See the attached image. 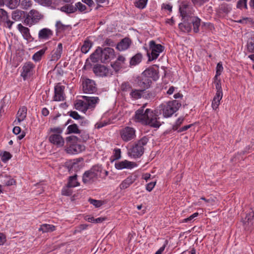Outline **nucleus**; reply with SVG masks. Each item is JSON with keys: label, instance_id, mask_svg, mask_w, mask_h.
I'll use <instances>...</instances> for the list:
<instances>
[{"label": "nucleus", "instance_id": "obj_15", "mask_svg": "<svg viewBox=\"0 0 254 254\" xmlns=\"http://www.w3.org/2000/svg\"><path fill=\"white\" fill-rule=\"evenodd\" d=\"M0 23L9 29L14 23L13 21L9 19L7 12L1 8H0Z\"/></svg>", "mask_w": 254, "mask_h": 254}, {"label": "nucleus", "instance_id": "obj_1", "mask_svg": "<svg viewBox=\"0 0 254 254\" xmlns=\"http://www.w3.org/2000/svg\"><path fill=\"white\" fill-rule=\"evenodd\" d=\"M160 114L161 113L157 108L154 111L149 109L144 111L143 108H141L136 111L135 120L152 127L158 128L161 125L158 117Z\"/></svg>", "mask_w": 254, "mask_h": 254}, {"label": "nucleus", "instance_id": "obj_45", "mask_svg": "<svg viewBox=\"0 0 254 254\" xmlns=\"http://www.w3.org/2000/svg\"><path fill=\"white\" fill-rule=\"evenodd\" d=\"M148 0H135L134 2L135 7L139 9H143L145 7Z\"/></svg>", "mask_w": 254, "mask_h": 254}, {"label": "nucleus", "instance_id": "obj_36", "mask_svg": "<svg viewBox=\"0 0 254 254\" xmlns=\"http://www.w3.org/2000/svg\"><path fill=\"white\" fill-rule=\"evenodd\" d=\"M20 2V0H4V4L10 9L16 8Z\"/></svg>", "mask_w": 254, "mask_h": 254}, {"label": "nucleus", "instance_id": "obj_13", "mask_svg": "<svg viewBox=\"0 0 254 254\" xmlns=\"http://www.w3.org/2000/svg\"><path fill=\"white\" fill-rule=\"evenodd\" d=\"M101 62L108 63L115 58V51L111 48L101 49Z\"/></svg>", "mask_w": 254, "mask_h": 254}, {"label": "nucleus", "instance_id": "obj_27", "mask_svg": "<svg viewBox=\"0 0 254 254\" xmlns=\"http://www.w3.org/2000/svg\"><path fill=\"white\" fill-rule=\"evenodd\" d=\"M187 20L190 21L192 24L193 31L195 33H197L199 31V27L200 25V19L196 17L191 16L187 18Z\"/></svg>", "mask_w": 254, "mask_h": 254}, {"label": "nucleus", "instance_id": "obj_49", "mask_svg": "<svg viewBox=\"0 0 254 254\" xmlns=\"http://www.w3.org/2000/svg\"><path fill=\"white\" fill-rule=\"evenodd\" d=\"M143 91L142 90H132L130 93V95L132 98L134 99H138L140 98L141 96V93Z\"/></svg>", "mask_w": 254, "mask_h": 254}, {"label": "nucleus", "instance_id": "obj_63", "mask_svg": "<svg viewBox=\"0 0 254 254\" xmlns=\"http://www.w3.org/2000/svg\"><path fill=\"white\" fill-rule=\"evenodd\" d=\"M162 8H164L165 9L168 10L169 11H172V6L171 5L169 4H164V3H163L162 4Z\"/></svg>", "mask_w": 254, "mask_h": 254}, {"label": "nucleus", "instance_id": "obj_16", "mask_svg": "<svg viewBox=\"0 0 254 254\" xmlns=\"http://www.w3.org/2000/svg\"><path fill=\"white\" fill-rule=\"evenodd\" d=\"M64 86L60 84H57L55 87V95L54 100L56 101H64L65 99V94L64 93Z\"/></svg>", "mask_w": 254, "mask_h": 254}, {"label": "nucleus", "instance_id": "obj_52", "mask_svg": "<svg viewBox=\"0 0 254 254\" xmlns=\"http://www.w3.org/2000/svg\"><path fill=\"white\" fill-rule=\"evenodd\" d=\"M200 199L204 200L206 202L207 205L208 206L214 205L215 202V199L214 198H212V197H211L210 198L206 199L204 197H201Z\"/></svg>", "mask_w": 254, "mask_h": 254}, {"label": "nucleus", "instance_id": "obj_9", "mask_svg": "<svg viewBox=\"0 0 254 254\" xmlns=\"http://www.w3.org/2000/svg\"><path fill=\"white\" fill-rule=\"evenodd\" d=\"M43 15L36 9H31L26 15L23 23L29 27L37 24L43 19Z\"/></svg>", "mask_w": 254, "mask_h": 254}, {"label": "nucleus", "instance_id": "obj_2", "mask_svg": "<svg viewBox=\"0 0 254 254\" xmlns=\"http://www.w3.org/2000/svg\"><path fill=\"white\" fill-rule=\"evenodd\" d=\"M160 114L161 113L157 108L154 111L149 109L144 111L143 108H141L136 111L135 120L152 127L158 128L161 125L158 117Z\"/></svg>", "mask_w": 254, "mask_h": 254}, {"label": "nucleus", "instance_id": "obj_28", "mask_svg": "<svg viewBox=\"0 0 254 254\" xmlns=\"http://www.w3.org/2000/svg\"><path fill=\"white\" fill-rule=\"evenodd\" d=\"M125 58L122 56H119L118 57L117 60L113 64H111L112 67L115 69V71H117L122 67V66L125 64Z\"/></svg>", "mask_w": 254, "mask_h": 254}, {"label": "nucleus", "instance_id": "obj_60", "mask_svg": "<svg viewBox=\"0 0 254 254\" xmlns=\"http://www.w3.org/2000/svg\"><path fill=\"white\" fill-rule=\"evenodd\" d=\"M69 115L71 117L76 120L81 119V116L75 111L71 112Z\"/></svg>", "mask_w": 254, "mask_h": 254}, {"label": "nucleus", "instance_id": "obj_46", "mask_svg": "<svg viewBox=\"0 0 254 254\" xmlns=\"http://www.w3.org/2000/svg\"><path fill=\"white\" fill-rule=\"evenodd\" d=\"M23 11L19 10H16L12 13V19L14 21H18L21 19Z\"/></svg>", "mask_w": 254, "mask_h": 254}, {"label": "nucleus", "instance_id": "obj_64", "mask_svg": "<svg viewBox=\"0 0 254 254\" xmlns=\"http://www.w3.org/2000/svg\"><path fill=\"white\" fill-rule=\"evenodd\" d=\"M21 131V128L19 127H15L13 129V132L15 134H18Z\"/></svg>", "mask_w": 254, "mask_h": 254}, {"label": "nucleus", "instance_id": "obj_55", "mask_svg": "<svg viewBox=\"0 0 254 254\" xmlns=\"http://www.w3.org/2000/svg\"><path fill=\"white\" fill-rule=\"evenodd\" d=\"M237 7L242 8L243 6L245 8H247V0H239L237 2Z\"/></svg>", "mask_w": 254, "mask_h": 254}, {"label": "nucleus", "instance_id": "obj_38", "mask_svg": "<svg viewBox=\"0 0 254 254\" xmlns=\"http://www.w3.org/2000/svg\"><path fill=\"white\" fill-rule=\"evenodd\" d=\"M47 50V48L45 47L35 53L32 56V60L35 62L40 61Z\"/></svg>", "mask_w": 254, "mask_h": 254}, {"label": "nucleus", "instance_id": "obj_14", "mask_svg": "<svg viewBox=\"0 0 254 254\" xmlns=\"http://www.w3.org/2000/svg\"><path fill=\"white\" fill-rule=\"evenodd\" d=\"M137 165L136 163L129 161L127 160L117 162L115 164V168L118 170L124 169H131L137 167Z\"/></svg>", "mask_w": 254, "mask_h": 254}, {"label": "nucleus", "instance_id": "obj_41", "mask_svg": "<svg viewBox=\"0 0 254 254\" xmlns=\"http://www.w3.org/2000/svg\"><path fill=\"white\" fill-rule=\"evenodd\" d=\"M68 133H80V131L79 129L78 126L76 124H73L69 125L67 128Z\"/></svg>", "mask_w": 254, "mask_h": 254}, {"label": "nucleus", "instance_id": "obj_31", "mask_svg": "<svg viewBox=\"0 0 254 254\" xmlns=\"http://www.w3.org/2000/svg\"><path fill=\"white\" fill-rule=\"evenodd\" d=\"M223 93H216L212 102V107L214 110H216L220 104V101L222 99Z\"/></svg>", "mask_w": 254, "mask_h": 254}, {"label": "nucleus", "instance_id": "obj_3", "mask_svg": "<svg viewBox=\"0 0 254 254\" xmlns=\"http://www.w3.org/2000/svg\"><path fill=\"white\" fill-rule=\"evenodd\" d=\"M103 172L106 174V176L108 175V172L104 170L101 165H95L90 170L85 172L82 176V181L84 184H92L101 177Z\"/></svg>", "mask_w": 254, "mask_h": 254}, {"label": "nucleus", "instance_id": "obj_30", "mask_svg": "<svg viewBox=\"0 0 254 254\" xmlns=\"http://www.w3.org/2000/svg\"><path fill=\"white\" fill-rule=\"evenodd\" d=\"M76 7L74 5L70 4H66L60 8V10L66 14L73 13L76 12Z\"/></svg>", "mask_w": 254, "mask_h": 254}, {"label": "nucleus", "instance_id": "obj_12", "mask_svg": "<svg viewBox=\"0 0 254 254\" xmlns=\"http://www.w3.org/2000/svg\"><path fill=\"white\" fill-rule=\"evenodd\" d=\"M82 80L83 91L85 93L92 94L97 91L96 85L94 80L84 77L82 78Z\"/></svg>", "mask_w": 254, "mask_h": 254}, {"label": "nucleus", "instance_id": "obj_19", "mask_svg": "<svg viewBox=\"0 0 254 254\" xmlns=\"http://www.w3.org/2000/svg\"><path fill=\"white\" fill-rule=\"evenodd\" d=\"M27 109L25 106L19 108L16 114V119L14 121L15 125H18L24 121L26 117Z\"/></svg>", "mask_w": 254, "mask_h": 254}, {"label": "nucleus", "instance_id": "obj_17", "mask_svg": "<svg viewBox=\"0 0 254 254\" xmlns=\"http://www.w3.org/2000/svg\"><path fill=\"white\" fill-rule=\"evenodd\" d=\"M180 12L183 18H189L192 14L191 8L188 3L183 1L180 6Z\"/></svg>", "mask_w": 254, "mask_h": 254}, {"label": "nucleus", "instance_id": "obj_57", "mask_svg": "<svg viewBox=\"0 0 254 254\" xmlns=\"http://www.w3.org/2000/svg\"><path fill=\"white\" fill-rule=\"evenodd\" d=\"M156 182H152L147 184L146 186V189L148 191H151L154 188L156 185Z\"/></svg>", "mask_w": 254, "mask_h": 254}, {"label": "nucleus", "instance_id": "obj_8", "mask_svg": "<svg viewBox=\"0 0 254 254\" xmlns=\"http://www.w3.org/2000/svg\"><path fill=\"white\" fill-rule=\"evenodd\" d=\"M164 50V47L155 41L151 40L149 43V49L147 56L149 61H154L158 58L160 53Z\"/></svg>", "mask_w": 254, "mask_h": 254}, {"label": "nucleus", "instance_id": "obj_37", "mask_svg": "<svg viewBox=\"0 0 254 254\" xmlns=\"http://www.w3.org/2000/svg\"><path fill=\"white\" fill-rule=\"evenodd\" d=\"M55 230V227L53 225L44 224L41 225L39 231L43 233L51 232Z\"/></svg>", "mask_w": 254, "mask_h": 254}, {"label": "nucleus", "instance_id": "obj_54", "mask_svg": "<svg viewBox=\"0 0 254 254\" xmlns=\"http://www.w3.org/2000/svg\"><path fill=\"white\" fill-rule=\"evenodd\" d=\"M11 157V154L8 152H4L2 156H1V160L3 162H6L7 160L10 159Z\"/></svg>", "mask_w": 254, "mask_h": 254}, {"label": "nucleus", "instance_id": "obj_21", "mask_svg": "<svg viewBox=\"0 0 254 254\" xmlns=\"http://www.w3.org/2000/svg\"><path fill=\"white\" fill-rule=\"evenodd\" d=\"M82 98L85 100L88 108L91 110H93L95 108L96 104L99 103L100 100L98 97L83 96Z\"/></svg>", "mask_w": 254, "mask_h": 254}, {"label": "nucleus", "instance_id": "obj_59", "mask_svg": "<svg viewBox=\"0 0 254 254\" xmlns=\"http://www.w3.org/2000/svg\"><path fill=\"white\" fill-rule=\"evenodd\" d=\"M122 90L127 91L130 90L131 88L129 84L128 83H123L121 87Z\"/></svg>", "mask_w": 254, "mask_h": 254}, {"label": "nucleus", "instance_id": "obj_48", "mask_svg": "<svg viewBox=\"0 0 254 254\" xmlns=\"http://www.w3.org/2000/svg\"><path fill=\"white\" fill-rule=\"evenodd\" d=\"M32 5V2L30 0H23L21 2V7L23 9L27 10L30 8Z\"/></svg>", "mask_w": 254, "mask_h": 254}, {"label": "nucleus", "instance_id": "obj_61", "mask_svg": "<svg viewBox=\"0 0 254 254\" xmlns=\"http://www.w3.org/2000/svg\"><path fill=\"white\" fill-rule=\"evenodd\" d=\"M6 241V238L4 235L0 233V245H3Z\"/></svg>", "mask_w": 254, "mask_h": 254}, {"label": "nucleus", "instance_id": "obj_62", "mask_svg": "<svg viewBox=\"0 0 254 254\" xmlns=\"http://www.w3.org/2000/svg\"><path fill=\"white\" fill-rule=\"evenodd\" d=\"M192 126V124L188 125L185 126L183 127H182L180 128L179 130V132H182L187 130L189 128H190L191 126Z\"/></svg>", "mask_w": 254, "mask_h": 254}, {"label": "nucleus", "instance_id": "obj_26", "mask_svg": "<svg viewBox=\"0 0 254 254\" xmlns=\"http://www.w3.org/2000/svg\"><path fill=\"white\" fill-rule=\"evenodd\" d=\"M17 28L22 34V36L25 39L27 40L30 39L31 36L30 33V30L28 28L23 26L21 23H20L18 24Z\"/></svg>", "mask_w": 254, "mask_h": 254}, {"label": "nucleus", "instance_id": "obj_10", "mask_svg": "<svg viewBox=\"0 0 254 254\" xmlns=\"http://www.w3.org/2000/svg\"><path fill=\"white\" fill-rule=\"evenodd\" d=\"M35 65L32 63L28 62L24 64L21 70V76L24 80L31 78L35 73Z\"/></svg>", "mask_w": 254, "mask_h": 254}, {"label": "nucleus", "instance_id": "obj_58", "mask_svg": "<svg viewBox=\"0 0 254 254\" xmlns=\"http://www.w3.org/2000/svg\"><path fill=\"white\" fill-rule=\"evenodd\" d=\"M121 151L120 149L117 148L114 150V157L115 159H119L121 157Z\"/></svg>", "mask_w": 254, "mask_h": 254}, {"label": "nucleus", "instance_id": "obj_44", "mask_svg": "<svg viewBox=\"0 0 254 254\" xmlns=\"http://www.w3.org/2000/svg\"><path fill=\"white\" fill-rule=\"evenodd\" d=\"M214 84L215 86V88L216 89V93L220 92V93H223L221 87V80L220 79H218L217 77V76H215L214 78Z\"/></svg>", "mask_w": 254, "mask_h": 254}, {"label": "nucleus", "instance_id": "obj_43", "mask_svg": "<svg viewBox=\"0 0 254 254\" xmlns=\"http://www.w3.org/2000/svg\"><path fill=\"white\" fill-rule=\"evenodd\" d=\"M247 47L249 52L254 53V36H252L248 39Z\"/></svg>", "mask_w": 254, "mask_h": 254}, {"label": "nucleus", "instance_id": "obj_32", "mask_svg": "<svg viewBox=\"0 0 254 254\" xmlns=\"http://www.w3.org/2000/svg\"><path fill=\"white\" fill-rule=\"evenodd\" d=\"M130 41L127 38L123 39L117 46V48L119 51H124L127 50L129 46Z\"/></svg>", "mask_w": 254, "mask_h": 254}, {"label": "nucleus", "instance_id": "obj_34", "mask_svg": "<svg viewBox=\"0 0 254 254\" xmlns=\"http://www.w3.org/2000/svg\"><path fill=\"white\" fill-rule=\"evenodd\" d=\"M1 183L5 186H10L16 185V181L10 176L5 175L2 177Z\"/></svg>", "mask_w": 254, "mask_h": 254}, {"label": "nucleus", "instance_id": "obj_51", "mask_svg": "<svg viewBox=\"0 0 254 254\" xmlns=\"http://www.w3.org/2000/svg\"><path fill=\"white\" fill-rule=\"evenodd\" d=\"M88 201L93 205L95 207L98 208L102 206L103 204V201L99 200H96L92 198H89Z\"/></svg>", "mask_w": 254, "mask_h": 254}, {"label": "nucleus", "instance_id": "obj_47", "mask_svg": "<svg viewBox=\"0 0 254 254\" xmlns=\"http://www.w3.org/2000/svg\"><path fill=\"white\" fill-rule=\"evenodd\" d=\"M68 26L64 24L61 21H57L56 23V30L59 32L64 31Z\"/></svg>", "mask_w": 254, "mask_h": 254}, {"label": "nucleus", "instance_id": "obj_23", "mask_svg": "<svg viewBox=\"0 0 254 254\" xmlns=\"http://www.w3.org/2000/svg\"><path fill=\"white\" fill-rule=\"evenodd\" d=\"M136 179V176L131 175L124 180L120 185L121 190H124L128 188Z\"/></svg>", "mask_w": 254, "mask_h": 254}, {"label": "nucleus", "instance_id": "obj_6", "mask_svg": "<svg viewBox=\"0 0 254 254\" xmlns=\"http://www.w3.org/2000/svg\"><path fill=\"white\" fill-rule=\"evenodd\" d=\"M180 106L181 104L177 101L174 100L160 105L157 109H158L159 112H161V114H163L164 117L168 118L175 113Z\"/></svg>", "mask_w": 254, "mask_h": 254}, {"label": "nucleus", "instance_id": "obj_18", "mask_svg": "<svg viewBox=\"0 0 254 254\" xmlns=\"http://www.w3.org/2000/svg\"><path fill=\"white\" fill-rule=\"evenodd\" d=\"M94 72L99 76H107L112 74L109 69L105 65H98L93 68Z\"/></svg>", "mask_w": 254, "mask_h": 254}, {"label": "nucleus", "instance_id": "obj_35", "mask_svg": "<svg viewBox=\"0 0 254 254\" xmlns=\"http://www.w3.org/2000/svg\"><path fill=\"white\" fill-rule=\"evenodd\" d=\"M101 48H98L96 51L91 55L90 59L92 62L97 63L99 60L101 61Z\"/></svg>", "mask_w": 254, "mask_h": 254}, {"label": "nucleus", "instance_id": "obj_33", "mask_svg": "<svg viewBox=\"0 0 254 254\" xmlns=\"http://www.w3.org/2000/svg\"><path fill=\"white\" fill-rule=\"evenodd\" d=\"M184 23L179 24L180 28L183 31L189 32L191 29V23L190 21L187 20V18H185Z\"/></svg>", "mask_w": 254, "mask_h": 254}, {"label": "nucleus", "instance_id": "obj_42", "mask_svg": "<svg viewBox=\"0 0 254 254\" xmlns=\"http://www.w3.org/2000/svg\"><path fill=\"white\" fill-rule=\"evenodd\" d=\"M79 184L77 181V175H75L73 176H71L69 178V181L68 183V187H75L79 186Z\"/></svg>", "mask_w": 254, "mask_h": 254}, {"label": "nucleus", "instance_id": "obj_39", "mask_svg": "<svg viewBox=\"0 0 254 254\" xmlns=\"http://www.w3.org/2000/svg\"><path fill=\"white\" fill-rule=\"evenodd\" d=\"M92 46V43L89 40L84 41L83 45L81 48V51L82 53L86 54Z\"/></svg>", "mask_w": 254, "mask_h": 254}, {"label": "nucleus", "instance_id": "obj_50", "mask_svg": "<svg viewBox=\"0 0 254 254\" xmlns=\"http://www.w3.org/2000/svg\"><path fill=\"white\" fill-rule=\"evenodd\" d=\"M74 6L76 7V11L78 10L79 11L82 12H84L86 9V5L81 2H78L76 3L74 5Z\"/></svg>", "mask_w": 254, "mask_h": 254}, {"label": "nucleus", "instance_id": "obj_20", "mask_svg": "<svg viewBox=\"0 0 254 254\" xmlns=\"http://www.w3.org/2000/svg\"><path fill=\"white\" fill-rule=\"evenodd\" d=\"M63 52V45L59 43L56 49L53 50L51 53L50 60L51 61H57L61 57Z\"/></svg>", "mask_w": 254, "mask_h": 254}, {"label": "nucleus", "instance_id": "obj_40", "mask_svg": "<svg viewBox=\"0 0 254 254\" xmlns=\"http://www.w3.org/2000/svg\"><path fill=\"white\" fill-rule=\"evenodd\" d=\"M142 60V55L141 54H137L134 56L130 61L131 66H134L140 63Z\"/></svg>", "mask_w": 254, "mask_h": 254}, {"label": "nucleus", "instance_id": "obj_24", "mask_svg": "<svg viewBox=\"0 0 254 254\" xmlns=\"http://www.w3.org/2000/svg\"><path fill=\"white\" fill-rule=\"evenodd\" d=\"M53 31L47 28H43L39 31L38 38L40 40H47L53 35Z\"/></svg>", "mask_w": 254, "mask_h": 254}, {"label": "nucleus", "instance_id": "obj_5", "mask_svg": "<svg viewBox=\"0 0 254 254\" xmlns=\"http://www.w3.org/2000/svg\"><path fill=\"white\" fill-rule=\"evenodd\" d=\"M50 135L49 141L58 147L64 146V140L61 134L63 129L60 127H51L49 130Z\"/></svg>", "mask_w": 254, "mask_h": 254}, {"label": "nucleus", "instance_id": "obj_7", "mask_svg": "<svg viewBox=\"0 0 254 254\" xmlns=\"http://www.w3.org/2000/svg\"><path fill=\"white\" fill-rule=\"evenodd\" d=\"M148 141V139L146 137L141 138L129 150L128 155L134 158L142 156L144 151V146L146 145Z\"/></svg>", "mask_w": 254, "mask_h": 254}, {"label": "nucleus", "instance_id": "obj_11", "mask_svg": "<svg viewBox=\"0 0 254 254\" xmlns=\"http://www.w3.org/2000/svg\"><path fill=\"white\" fill-rule=\"evenodd\" d=\"M135 132L136 131L134 128L126 127L121 129L120 134L123 141L128 142L135 138Z\"/></svg>", "mask_w": 254, "mask_h": 254}, {"label": "nucleus", "instance_id": "obj_22", "mask_svg": "<svg viewBox=\"0 0 254 254\" xmlns=\"http://www.w3.org/2000/svg\"><path fill=\"white\" fill-rule=\"evenodd\" d=\"M151 83L150 79L142 74L140 79L138 81L137 84L141 90L144 91L150 86Z\"/></svg>", "mask_w": 254, "mask_h": 254}, {"label": "nucleus", "instance_id": "obj_56", "mask_svg": "<svg viewBox=\"0 0 254 254\" xmlns=\"http://www.w3.org/2000/svg\"><path fill=\"white\" fill-rule=\"evenodd\" d=\"M41 5L49 6L52 3L51 0H34Z\"/></svg>", "mask_w": 254, "mask_h": 254}, {"label": "nucleus", "instance_id": "obj_29", "mask_svg": "<svg viewBox=\"0 0 254 254\" xmlns=\"http://www.w3.org/2000/svg\"><path fill=\"white\" fill-rule=\"evenodd\" d=\"M142 74L149 78H152L154 80H156L158 78V72L153 68H150L145 70Z\"/></svg>", "mask_w": 254, "mask_h": 254}, {"label": "nucleus", "instance_id": "obj_53", "mask_svg": "<svg viewBox=\"0 0 254 254\" xmlns=\"http://www.w3.org/2000/svg\"><path fill=\"white\" fill-rule=\"evenodd\" d=\"M223 70V67L222 66V64L221 63H218L216 66V73L215 76H217V77H218V76L221 75Z\"/></svg>", "mask_w": 254, "mask_h": 254}, {"label": "nucleus", "instance_id": "obj_4", "mask_svg": "<svg viewBox=\"0 0 254 254\" xmlns=\"http://www.w3.org/2000/svg\"><path fill=\"white\" fill-rule=\"evenodd\" d=\"M65 148L66 152L69 154H76L85 150V146L78 143V138L75 136L66 137Z\"/></svg>", "mask_w": 254, "mask_h": 254}, {"label": "nucleus", "instance_id": "obj_25", "mask_svg": "<svg viewBox=\"0 0 254 254\" xmlns=\"http://www.w3.org/2000/svg\"><path fill=\"white\" fill-rule=\"evenodd\" d=\"M75 108L77 110L84 113H85L88 110H89L85 99L83 100H78L75 104Z\"/></svg>", "mask_w": 254, "mask_h": 254}]
</instances>
